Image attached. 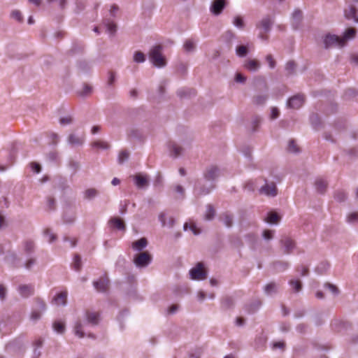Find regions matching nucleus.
Here are the masks:
<instances>
[{
	"instance_id": "8",
	"label": "nucleus",
	"mask_w": 358,
	"mask_h": 358,
	"mask_svg": "<svg viewBox=\"0 0 358 358\" xmlns=\"http://www.w3.org/2000/svg\"><path fill=\"white\" fill-rule=\"evenodd\" d=\"M93 285L98 292H105L109 287V279L106 276L101 277L98 281H94Z\"/></svg>"
},
{
	"instance_id": "44",
	"label": "nucleus",
	"mask_w": 358,
	"mask_h": 358,
	"mask_svg": "<svg viewBox=\"0 0 358 358\" xmlns=\"http://www.w3.org/2000/svg\"><path fill=\"white\" fill-rule=\"evenodd\" d=\"M44 235L49 237V242L52 243L57 239V236L52 232V230L47 228L44 231Z\"/></svg>"
},
{
	"instance_id": "9",
	"label": "nucleus",
	"mask_w": 358,
	"mask_h": 358,
	"mask_svg": "<svg viewBox=\"0 0 358 358\" xmlns=\"http://www.w3.org/2000/svg\"><path fill=\"white\" fill-rule=\"evenodd\" d=\"M19 294L24 298H27L34 294V285H20L17 288Z\"/></svg>"
},
{
	"instance_id": "50",
	"label": "nucleus",
	"mask_w": 358,
	"mask_h": 358,
	"mask_svg": "<svg viewBox=\"0 0 358 358\" xmlns=\"http://www.w3.org/2000/svg\"><path fill=\"white\" fill-rule=\"evenodd\" d=\"M92 88L90 85L85 84L83 90L79 92L80 96H86L92 92Z\"/></svg>"
},
{
	"instance_id": "16",
	"label": "nucleus",
	"mask_w": 358,
	"mask_h": 358,
	"mask_svg": "<svg viewBox=\"0 0 358 358\" xmlns=\"http://www.w3.org/2000/svg\"><path fill=\"white\" fill-rule=\"evenodd\" d=\"M189 275L192 280H201V262H198L196 266L189 271Z\"/></svg>"
},
{
	"instance_id": "46",
	"label": "nucleus",
	"mask_w": 358,
	"mask_h": 358,
	"mask_svg": "<svg viewBox=\"0 0 358 358\" xmlns=\"http://www.w3.org/2000/svg\"><path fill=\"white\" fill-rule=\"evenodd\" d=\"M288 151L290 152H297L299 149L294 140H290L288 145Z\"/></svg>"
},
{
	"instance_id": "53",
	"label": "nucleus",
	"mask_w": 358,
	"mask_h": 358,
	"mask_svg": "<svg viewBox=\"0 0 358 358\" xmlns=\"http://www.w3.org/2000/svg\"><path fill=\"white\" fill-rule=\"evenodd\" d=\"M302 17V12L300 10H295L292 13V18L296 22H299Z\"/></svg>"
},
{
	"instance_id": "38",
	"label": "nucleus",
	"mask_w": 358,
	"mask_h": 358,
	"mask_svg": "<svg viewBox=\"0 0 358 358\" xmlns=\"http://www.w3.org/2000/svg\"><path fill=\"white\" fill-rule=\"evenodd\" d=\"M92 146L95 148H101V149H108L109 148V145L102 141H96L92 143Z\"/></svg>"
},
{
	"instance_id": "10",
	"label": "nucleus",
	"mask_w": 358,
	"mask_h": 358,
	"mask_svg": "<svg viewBox=\"0 0 358 358\" xmlns=\"http://www.w3.org/2000/svg\"><path fill=\"white\" fill-rule=\"evenodd\" d=\"M225 0H214L210 7V11L216 15H220L225 7Z\"/></svg>"
},
{
	"instance_id": "18",
	"label": "nucleus",
	"mask_w": 358,
	"mask_h": 358,
	"mask_svg": "<svg viewBox=\"0 0 358 358\" xmlns=\"http://www.w3.org/2000/svg\"><path fill=\"white\" fill-rule=\"evenodd\" d=\"M345 16L348 20H353L358 23V16L357 15V10L352 5L349 6L348 8L345 9Z\"/></svg>"
},
{
	"instance_id": "22",
	"label": "nucleus",
	"mask_w": 358,
	"mask_h": 358,
	"mask_svg": "<svg viewBox=\"0 0 358 358\" xmlns=\"http://www.w3.org/2000/svg\"><path fill=\"white\" fill-rule=\"evenodd\" d=\"M83 323L78 320L74 326V334L79 338H83L85 336V332L83 331Z\"/></svg>"
},
{
	"instance_id": "64",
	"label": "nucleus",
	"mask_w": 358,
	"mask_h": 358,
	"mask_svg": "<svg viewBox=\"0 0 358 358\" xmlns=\"http://www.w3.org/2000/svg\"><path fill=\"white\" fill-rule=\"evenodd\" d=\"M325 287L328 288L333 294H336L338 292V288L334 285L327 283L325 285Z\"/></svg>"
},
{
	"instance_id": "2",
	"label": "nucleus",
	"mask_w": 358,
	"mask_h": 358,
	"mask_svg": "<svg viewBox=\"0 0 358 358\" xmlns=\"http://www.w3.org/2000/svg\"><path fill=\"white\" fill-rule=\"evenodd\" d=\"M151 261L152 256L147 251L136 255L134 258V262L137 267H145L150 264Z\"/></svg>"
},
{
	"instance_id": "21",
	"label": "nucleus",
	"mask_w": 358,
	"mask_h": 358,
	"mask_svg": "<svg viewBox=\"0 0 358 358\" xmlns=\"http://www.w3.org/2000/svg\"><path fill=\"white\" fill-rule=\"evenodd\" d=\"M110 222L114 227L115 228L119 229V230H124L125 229V224L124 221L120 219V217H112L110 220Z\"/></svg>"
},
{
	"instance_id": "29",
	"label": "nucleus",
	"mask_w": 358,
	"mask_h": 358,
	"mask_svg": "<svg viewBox=\"0 0 358 358\" xmlns=\"http://www.w3.org/2000/svg\"><path fill=\"white\" fill-rule=\"evenodd\" d=\"M215 215V208L210 204L207 205L206 210L205 213V219L207 220H210L214 217Z\"/></svg>"
},
{
	"instance_id": "41",
	"label": "nucleus",
	"mask_w": 358,
	"mask_h": 358,
	"mask_svg": "<svg viewBox=\"0 0 358 358\" xmlns=\"http://www.w3.org/2000/svg\"><path fill=\"white\" fill-rule=\"evenodd\" d=\"M236 52L239 57H245L248 54V48L245 45H239L236 48Z\"/></svg>"
},
{
	"instance_id": "42",
	"label": "nucleus",
	"mask_w": 358,
	"mask_h": 358,
	"mask_svg": "<svg viewBox=\"0 0 358 358\" xmlns=\"http://www.w3.org/2000/svg\"><path fill=\"white\" fill-rule=\"evenodd\" d=\"M10 16L12 18L15 19V20L21 22L23 21V17L21 13V12L18 10H14L11 12Z\"/></svg>"
},
{
	"instance_id": "56",
	"label": "nucleus",
	"mask_w": 358,
	"mask_h": 358,
	"mask_svg": "<svg viewBox=\"0 0 358 358\" xmlns=\"http://www.w3.org/2000/svg\"><path fill=\"white\" fill-rule=\"evenodd\" d=\"M106 26L108 31L111 34H115L116 32L117 26L114 22H108Z\"/></svg>"
},
{
	"instance_id": "6",
	"label": "nucleus",
	"mask_w": 358,
	"mask_h": 358,
	"mask_svg": "<svg viewBox=\"0 0 358 358\" xmlns=\"http://www.w3.org/2000/svg\"><path fill=\"white\" fill-rule=\"evenodd\" d=\"M304 103L303 95L298 94L291 97L287 102V106L291 108L298 109L302 106Z\"/></svg>"
},
{
	"instance_id": "26",
	"label": "nucleus",
	"mask_w": 358,
	"mask_h": 358,
	"mask_svg": "<svg viewBox=\"0 0 358 358\" xmlns=\"http://www.w3.org/2000/svg\"><path fill=\"white\" fill-rule=\"evenodd\" d=\"M356 35V29L355 28H348L344 33L343 37H341V39L344 40V45L346 43V41L349 39H352L355 38Z\"/></svg>"
},
{
	"instance_id": "61",
	"label": "nucleus",
	"mask_w": 358,
	"mask_h": 358,
	"mask_svg": "<svg viewBox=\"0 0 358 358\" xmlns=\"http://www.w3.org/2000/svg\"><path fill=\"white\" fill-rule=\"evenodd\" d=\"M335 198L338 201H342L345 200V199L346 198V195L343 192H338L336 194Z\"/></svg>"
},
{
	"instance_id": "24",
	"label": "nucleus",
	"mask_w": 358,
	"mask_h": 358,
	"mask_svg": "<svg viewBox=\"0 0 358 358\" xmlns=\"http://www.w3.org/2000/svg\"><path fill=\"white\" fill-rule=\"evenodd\" d=\"M244 66L249 71H256L259 67V62L256 59H249L245 62Z\"/></svg>"
},
{
	"instance_id": "15",
	"label": "nucleus",
	"mask_w": 358,
	"mask_h": 358,
	"mask_svg": "<svg viewBox=\"0 0 358 358\" xmlns=\"http://www.w3.org/2000/svg\"><path fill=\"white\" fill-rule=\"evenodd\" d=\"M127 138L130 140H141L143 137L142 132L138 129L131 127L127 131Z\"/></svg>"
},
{
	"instance_id": "14",
	"label": "nucleus",
	"mask_w": 358,
	"mask_h": 358,
	"mask_svg": "<svg viewBox=\"0 0 358 358\" xmlns=\"http://www.w3.org/2000/svg\"><path fill=\"white\" fill-rule=\"evenodd\" d=\"M67 295H68V292L66 290H64V291H62V292L58 293L52 299V303H55L56 305L65 306L67 303Z\"/></svg>"
},
{
	"instance_id": "52",
	"label": "nucleus",
	"mask_w": 358,
	"mask_h": 358,
	"mask_svg": "<svg viewBox=\"0 0 358 358\" xmlns=\"http://www.w3.org/2000/svg\"><path fill=\"white\" fill-rule=\"evenodd\" d=\"M175 191L179 194V196H178L176 198L177 199H182L184 197V195H185V189L184 188L180 185H177L176 187H175Z\"/></svg>"
},
{
	"instance_id": "30",
	"label": "nucleus",
	"mask_w": 358,
	"mask_h": 358,
	"mask_svg": "<svg viewBox=\"0 0 358 358\" xmlns=\"http://www.w3.org/2000/svg\"><path fill=\"white\" fill-rule=\"evenodd\" d=\"M265 220L268 223L276 224L279 222L280 217L276 213L271 212L268 214V216Z\"/></svg>"
},
{
	"instance_id": "33",
	"label": "nucleus",
	"mask_w": 358,
	"mask_h": 358,
	"mask_svg": "<svg viewBox=\"0 0 358 358\" xmlns=\"http://www.w3.org/2000/svg\"><path fill=\"white\" fill-rule=\"evenodd\" d=\"M72 266L76 271H80L82 268V262L81 257L79 255H76L74 256Z\"/></svg>"
},
{
	"instance_id": "27",
	"label": "nucleus",
	"mask_w": 358,
	"mask_h": 358,
	"mask_svg": "<svg viewBox=\"0 0 358 358\" xmlns=\"http://www.w3.org/2000/svg\"><path fill=\"white\" fill-rule=\"evenodd\" d=\"M183 48L185 52H192L196 49V43L192 39H187L185 41Z\"/></svg>"
},
{
	"instance_id": "57",
	"label": "nucleus",
	"mask_w": 358,
	"mask_h": 358,
	"mask_svg": "<svg viewBox=\"0 0 358 358\" xmlns=\"http://www.w3.org/2000/svg\"><path fill=\"white\" fill-rule=\"evenodd\" d=\"M266 100V96H257L254 98V102L256 104H262L265 102Z\"/></svg>"
},
{
	"instance_id": "62",
	"label": "nucleus",
	"mask_w": 358,
	"mask_h": 358,
	"mask_svg": "<svg viewBox=\"0 0 358 358\" xmlns=\"http://www.w3.org/2000/svg\"><path fill=\"white\" fill-rule=\"evenodd\" d=\"M297 271L302 276L306 275L308 273V268L305 266H301L297 268Z\"/></svg>"
},
{
	"instance_id": "3",
	"label": "nucleus",
	"mask_w": 358,
	"mask_h": 358,
	"mask_svg": "<svg viewBox=\"0 0 358 358\" xmlns=\"http://www.w3.org/2000/svg\"><path fill=\"white\" fill-rule=\"evenodd\" d=\"M324 45L326 48L332 46L343 47L344 40L341 39V37L336 35L327 34L324 40Z\"/></svg>"
},
{
	"instance_id": "55",
	"label": "nucleus",
	"mask_w": 358,
	"mask_h": 358,
	"mask_svg": "<svg viewBox=\"0 0 358 358\" xmlns=\"http://www.w3.org/2000/svg\"><path fill=\"white\" fill-rule=\"evenodd\" d=\"M108 85L111 86L114 84L115 80V73L113 71H110L108 73Z\"/></svg>"
},
{
	"instance_id": "60",
	"label": "nucleus",
	"mask_w": 358,
	"mask_h": 358,
	"mask_svg": "<svg viewBox=\"0 0 358 358\" xmlns=\"http://www.w3.org/2000/svg\"><path fill=\"white\" fill-rule=\"evenodd\" d=\"M83 50V45L82 44H77V43H75L73 45V47L71 50V51L73 52H82Z\"/></svg>"
},
{
	"instance_id": "5",
	"label": "nucleus",
	"mask_w": 358,
	"mask_h": 358,
	"mask_svg": "<svg viewBox=\"0 0 358 358\" xmlns=\"http://www.w3.org/2000/svg\"><path fill=\"white\" fill-rule=\"evenodd\" d=\"M76 219V210L74 207L67 206L63 213V221L66 224H72Z\"/></svg>"
},
{
	"instance_id": "34",
	"label": "nucleus",
	"mask_w": 358,
	"mask_h": 358,
	"mask_svg": "<svg viewBox=\"0 0 358 358\" xmlns=\"http://www.w3.org/2000/svg\"><path fill=\"white\" fill-rule=\"evenodd\" d=\"M189 227V229L192 231L194 235H198L200 233V229L196 227L195 223L194 222H186L184 224V230H187V228Z\"/></svg>"
},
{
	"instance_id": "11",
	"label": "nucleus",
	"mask_w": 358,
	"mask_h": 358,
	"mask_svg": "<svg viewBox=\"0 0 358 358\" xmlns=\"http://www.w3.org/2000/svg\"><path fill=\"white\" fill-rule=\"evenodd\" d=\"M260 192L266 196H275L277 194V187L275 183L266 184L260 189Z\"/></svg>"
},
{
	"instance_id": "23",
	"label": "nucleus",
	"mask_w": 358,
	"mask_h": 358,
	"mask_svg": "<svg viewBox=\"0 0 358 358\" xmlns=\"http://www.w3.org/2000/svg\"><path fill=\"white\" fill-rule=\"evenodd\" d=\"M317 191L320 193L325 192L327 188V182L322 178H317L315 182Z\"/></svg>"
},
{
	"instance_id": "1",
	"label": "nucleus",
	"mask_w": 358,
	"mask_h": 358,
	"mask_svg": "<svg viewBox=\"0 0 358 358\" xmlns=\"http://www.w3.org/2000/svg\"><path fill=\"white\" fill-rule=\"evenodd\" d=\"M162 46L161 45L154 46L149 52V58L154 66L162 68L166 65V60L162 55Z\"/></svg>"
},
{
	"instance_id": "37",
	"label": "nucleus",
	"mask_w": 358,
	"mask_h": 358,
	"mask_svg": "<svg viewBox=\"0 0 358 358\" xmlns=\"http://www.w3.org/2000/svg\"><path fill=\"white\" fill-rule=\"evenodd\" d=\"M145 60V55L141 51H136L134 55V61L137 63L144 62Z\"/></svg>"
},
{
	"instance_id": "31",
	"label": "nucleus",
	"mask_w": 358,
	"mask_h": 358,
	"mask_svg": "<svg viewBox=\"0 0 358 358\" xmlns=\"http://www.w3.org/2000/svg\"><path fill=\"white\" fill-rule=\"evenodd\" d=\"M36 307L34 308L35 310H39L40 312L43 313L46 309V304L45 301L40 298H36L34 299Z\"/></svg>"
},
{
	"instance_id": "51",
	"label": "nucleus",
	"mask_w": 358,
	"mask_h": 358,
	"mask_svg": "<svg viewBox=\"0 0 358 358\" xmlns=\"http://www.w3.org/2000/svg\"><path fill=\"white\" fill-rule=\"evenodd\" d=\"M276 290V285L273 282H271L266 285L265 287V292L267 294H271L273 292H275Z\"/></svg>"
},
{
	"instance_id": "12",
	"label": "nucleus",
	"mask_w": 358,
	"mask_h": 358,
	"mask_svg": "<svg viewBox=\"0 0 358 358\" xmlns=\"http://www.w3.org/2000/svg\"><path fill=\"white\" fill-rule=\"evenodd\" d=\"M85 317L87 322L92 325H97L99 322V314L97 312L87 310L85 313Z\"/></svg>"
},
{
	"instance_id": "36",
	"label": "nucleus",
	"mask_w": 358,
	"mask_h": 358,
	"mask_svg": "<svg viewBox=\"0 0 358 358\" xmlns=\"http://www.w3.org/2000/svg\"><path fill=\"white\" fill-rule=\"evenodd\" d=\"M56 209V201L55 198L48 196L47 198V210L52 211Z\"/></svg>"
},
{
	"instance_id": "17",
	"label": "nucleus",
	"mask_w": 358,
	"mask_h": 358,
	"mask_svg": "<svg viewBox=\"0 0 358 358\" xmlns=\"http://www.w3.org/2000/svg\"><path fill=\"white\" fill-rule=\"evenodd\" d=\"M169 148L171 155L173 156L174 157H179L183 151V148L175 142H170L169 144Z\"/></svg>"
},
{
	"instance_id": "54",
	"label": "nucleus",
	"mask_w": 358,
	"mask_h": 358,
	"mask_svg": "<svg viewBox=\"0 0 358 358\" xmlns=\"http://www.w3.org/2000/svg\"><path fill=\"white\" fill-rule=\"evenodd\" d=\"M266 60L268 63L270 68L273 69L275 66V61L271 55H268L266 57Z\"/></svg>"
},
{
	"instance_id": "35",
	"label": "nucleus",
	"mask_w": 358,
	"mask_h": 358,
	"mask_svg": "<svg viewBox=\"0 0 358 358\" xmlns=\"http://www.w3.org/2000/svg\"><path fill=\"white\" fill-rule=\"evenodd\" d=\"M220 220L228 227H230L232 225V217L227 213L222 214L220 216Z\"/></svg>"
},
{
	"instance_id": "4",
	"label": "nucleus",
	"mask_w": 358,
	"mask_h": 358,
	"mask_svg": "<svg viewBox=\"0 0 358 358\" xmlns=\"http://www.w3.org/2000/svg\"><path fill=\"white\" fill-rule=\"evenodd\" d=\"M132 178L135 185L138 189H144L150 184L149 177L146 174L138 173L133 176Z\"/></svg>"
},
{
	"instance_id": "7",
	"label": "nucleus",
	"mask_w": 358,
	"mask_h": 358,
	"mask_svg": "<svg viewBox=\"0 0 358 358\" xmlns=\"http://www.w3.org/2000/svg\"><path fill=\"white\" fill-rule=\"evenodd\" d=\"M85 136H79L76 134H70L67 138L68 143L72 147L81 146L85 142Z\"/></svg>"
},
{
	"instance_id": "32",
	"label": "nucleus",
	"mask_w": 358,
	"mask_h": 358,
	"mask_svg": "<svg viewBox=\"0 0 358 358\" xmlns=\"http://www.w3.org/2000/svg\"><path fill=\"white\" fill-rule=\"evenodd\" d=\"M53 329L59 334H63L65 331V324L60 321H55L53 323Z\"/></svg>"
},
{
	"instance_id": "25",
	"label": "nucleus",
	"mask_w": 358,
	"mask_h": 358,
	"mask_svg": "<svg viewBox=\"0 0 358 358\" xmlns=\"http://www.w3.org/2000/svg\"><path fill=\"white\" fill-rule=\"evenodd\" d=\"M99 194V191L95 188H89L84 192V199L91 200Z\"/></svg>"
},
{
	"instance_id": "58",
	"label": "nucleus",
	"mask_w": 358,
	"mask_h": 358,
	"mask_svg": "<svg viewBox=\"0 0 358 358\" xmlns=\"http://www.w3.org/2000/svg\"><path fill=\"white\" fill-rule=\"evenodd\" d=\"M36 264V259L34 258H31L29 259H28L25 264H24V266L27 269L29 270L31 268V267Z\"/></svg>"
},
{
	"instance_id": "13",
	"label": "nucleus",
	"mask_w": 358,
	"mask_h": 358,
	"mask_svg": "<svg viewBox=\"0 0 358 358\" xmlns=\"http://www.w3.org/2000/svg\"><path fill=\"white\" fill-rule=\"evenodd\" d=\"M219 176V170L216 166H212L208 168L204 174V178L207 181H213Z\"/></svg>"
},
{
	"instance_id": "43",
	"label": "nucleus",
	"mask_w": 358,
	"mask_h": 358,
	"mask_svg": "<svg viewBox=\"0 0 358 358\" xmlns=\"http://www.w3.org/2000/svg\"><path fill=\"white\" fill-rule=\"evenodd\" d=\"M289 284L296 292H299L301 289V282L299 280H292L289 281Z\"/></svg>"
},
{
	"instance_id": "63",
	"label": "nucleus",
	"mask_w": 358,
	"mask_h": 358,
	"mask_svg": "<svg viewBox=\"0 0 358 358\" xmlns=\"http://www.w3.org/2000/svg\"><path fill=\"white\" fill-rule=\"evenodd\" d=\"M245 80H246V78L244 76H243L241 73H236V77H235V80L237 83H243L245 81Z\"/></svg>"
},
{
	"instance_id": "39",
	"label": "nucleus",
	"mask_w": 358,
	"mask_h": 358,
	"mask_svg": "<svg viewBox=\"0 0 358 358\" xmlns=\"http://www.w3.org/2000/svg\"><path fill=\"white\" fill-rule=\"evenodd\" d=\"M233 24L239 29H243L244 27L243 19L239 15H237L234 18Z\"/></svg>"
},
{
	"instance_id": "59",
	"label": "nucleus",
	"mask_w": 358,
	"mask_h": 358,
	"mask_svg": "<svg viewBox=\"0 0 358 358\" xmlns=\"http://www.w3.org/2000/svg\"><path fill=\"white\" fill-rule=\"evenodd\" d=\"M273 231L266 229L263 232V237L265 239L270 240L273 238Z\"/></svg>"
},
{
	"instance_id": "48",
	"label": "nucleus",
	"mask_w": 358,
	"mask_h": 358,
	"mask_svg": "<svg viewBox=\"0 0 358 358\" xmlns=\"http://www.w3.org/2000/svg\"><path fill=\"white\" fill-rule=\"evenodd\" d=\"M347 220L350 223H354L358 221V213L353 212L348 215Z\"/></svg>"
},
{
	"instance_id": "28",
	"label": "nucleus",
	"mask_w": 358,
	"mask_h": 358,
	"mask_svg": "<svg viewBox=\"0 0 358 358\" xmlns=\"http://www.w3.org/2000/svg\"><path fill=\"white\" fill-rule=\"evenodd\" d=\"M272 22L269 17L262 19V20L257 25L258 27L263 29L265 32H268L270 29Z\"/></svg>"
},
{
	"instance_id": "40",
	"label": "nucleus",
	"mask_w": 358,
	"mask_h": 358,
	"mask_svg": "<svg viewBox=\"0 0 358 358\" xmlns=\"http://www.w3.org/2000/svg\"><path fill=\"white\" fill-rule=\"evenodd\" d=\"M129 157V151L126 150H122L118 157V161L120 164L123 163L124 161L127 160Z\"/></svg>"
},
{
	"instance_id": "49",
	"label": "nucleus",
	"mask_w": 358,
	"mask_h": 358,
	"mask_svg": "<svg viewBox=\"0 0 358 358\" xmlns=\"http://www.w3.org/2000/svg\"><path fill=\"white\" fill-rule=\"evenodd\" d=\"M73 119L71 116H66V117H61L59 119V123L62 125L70 124L73 123Z\"/></svg>"
},
{
	"instance_id": "47",
	"label": "nucleus",
	"mask_w": 358,
	"mask_h": 358,
	"mask_svg": "<svg viewBox=\"0 0 358 358\" xmlns=\"http://www.w3.org/2000/svg\"><path fill=\"white\" fill-rule=\"evenodd\" d=\"M41 312L39 310H35L34 308L32 310L30 315V318L33 321H37L41 318Z\"/></svg>"
},
{
	"instance_id": "19",
	"label": "nucleus",
	"mask_w": 358,
	"mask_h": 358,
	"mask_svg": "<svg viewBox=\"0 0 358 358\" xmlns=\"http://www.w3.org/2000/svg\"><path fill=\"white\" fill-rule=\"evenodd\" d=\"M281 242L285 248L286 253H290L295 247L294 241L289 237H285Z\"/></svg>"
},
{
	"instance_id": "45",
	"label": "nucleus",
	"mask_w": 358,
	"mask_h": 358,
	"mask_svg": "<svg viewBox=\"0 0 358 358\" xmlns=\"http://www.w3.org/2000/svg\"><path fill=\"white\" fill-rule=\"evenodd\" d=\"M34 243L32 241H27L24 243V250L27 253H31L34 251Z\"/></svg>"
},
{
	"instance_id": "20",
	"label": "nucleus",
	"mask_w": 358,
	"mask_h": 358,
	"mask_svg": "<svg viewBox=\"0 0 358 358\" xmlns=\"http://www.w3.org/2000/svg\"><path fill=\"white\" fill-rule=\"evenodd\" d=\"M148 245V241L145 238H141L132 243V248L137 251H141Z\"/></svg>"
}]
</instances>
